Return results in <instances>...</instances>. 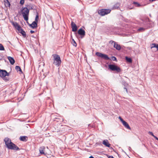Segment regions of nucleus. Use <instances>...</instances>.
Listing matches in <instances>:
<instances>
[{
	"mask_svg": "<svg viewBox=\"0 0 158 158\" xmlns=\"http://www.w3.org/2000/svg\"><path fill=\"white\" fill-rule=\"evenodd\" d=\"M4 141L8 149L13 150L15 151L19 150L20 148L15 144L11 142L10 139L8 138H5Z\"/></svg>",
	"mask_w": 158,
	"mask_h": 158,
	"instance_id": "nucleus-1",
	"label": "nucleus"
},
{
	"mask_svg": "<svg viewBox=\"0 0 158 158\" xmlns=\"http://www.w3.org/2000/svg\"><path fill=\"white\" fill-rule=\"evenodd\" d=\"M52 56L53 58V64L57 67L60 66L61 61L60 56L57 54H54L52 55Z\"/></svg>",
	"mask_w": 158,
	"mask_h": 158,
	"instance_id": "nucleus-2",
	"label": "nucleus"
},
{
	"mask_svg": "<svg viewBox=\"0 0 158 158\" xmlns=\"http://www.w3.org/2000/svg\"><path fill=\"white\" fill-rule=\"evenodd\" d=\"M21 12L24 19L26 21H27L28 19L29 10L27 7H22Z\"/></svg>",
	"mask_w": 158,
	"mask_h": 158,
	"instance_id": "nucleus-3",
	"label": "nucleus"
},
{
	"mask_svg": "<svg viewBox=\"0 0 158 158\" xmlns=\"http://www.w3.org/2000/svg\"><path fill=\"white\" fill-rule=\"evenodd\" d=\"M9 76V73L5 70L0 69V76L5 81H7L9 80L8 77H6V76Z\"/></svg>",
	"mask_w": 158,
	"mask_h": 158,
	"instance_id": "nucleus-4",
	"label": "nucleus"
},
{
	"mask_svg": "<svg viewBox=\"0 0 158 158\" xmlns=\"http://www.w3.org/2000/svg\"><path fill=\"white\" fill-rule=\"evenodd\" d=\"M109 68L113 71H116L117 73L121 71L120 68L117 66L113 64H110L108 66Z\"/></svg>",
	"mask_w": 158,
	"mask_h": 158,
	"instance_id": "nucleus-5",
	"label": "nucleus"
},
{
	"mask_svg": "<svg viewBox=\"0 0 158 158\" xmlns=\"http://www.w3.org/2000/svg\"><path fill=\"white\" fill-rule=\"evenodd\" d=\"M111 11V10L109 9H102L99 10L98 13L101 16H103L110 13Z\"/></svg>",
	"mask_w": 158,
	"mask_h": 158,
	"instance_id": "nucleus-6",
	"label": "nucleus"
},
{
	"mask_svg": "<svg viewBox=\"0 0 158 158\" xmlns=\"http://www.w3.org/2000/svg\"><path fill=\"white\" fill-rule=\"evenodd\" d=\"M96 55L97 56L106 60H109L110 59L109 57L107 55L102 53L100 52H96Z\"/></svg>",
	"mask_w": 158,
	"mask_h": 158,
	"instance_id": "nucleus-7",
	"label": "nucleus"
},
{
	"mask_svg": "<svg viewBox=\"0 0 158 158\" xmlns=\"http://www.w3.org/2000/svg\"><path fill=\"white\" fill-rule=\"evenodd\" d=\"M78 33L81 36V38L83 37L85 35V31L82 28H81L78 30Z\"/></svg>",
	"mask_w": 158,
	"mask_h": 158,
	"instance_id": "nucleus-8",
	"label": "nucleus"
},
{
	"mask_svg": "<svg viewBox=\"0 0 158 158\" xmlns=\"http://www.w3.org/2000/svg\"><path fill=\"white\" fill-rule=\"evenodd\" d=\"M71 25L72 28V31L73 32L76 31L77 30V27L76 24L73 22L72 21L71 24Z\"/></svg>",
	"mask_w": 158,
	"mask_h": 158,
	"instance_id": "nucleus-9",
	"label": "nucleus"
},
{
	"mask_svg": "<svg viewBox=\"0 0 158 158\" xmlns=\"http://www.w3.org/2000/svg\"><path fill=\"white\" fill-rule=\"evenodd\" d=\"M11 24L14 26L15 28L17 30H19V28L21 27L18 23L16 22H14L13 21L11 22Z\"/></svg>",
	"mask_w": 158,
	"mask_h": 158,
	"instance_id": "nucleus-10",
	"label": "nucleus"
},
{
	"mask_svg": "<svg viewBox=\"0 0 158 158\" xmlns=\"http://www.w3.org/2000/svg\"><path fill=\"white\" fill-rule=\"evenodd\" d=\"M17 30L22 35L23 37H26V33L21 27Z\"/></svg>",
	"mask_w": 158,
	"mask_h": 158,
	"instance_id": "nucleus-11",
	"label": "nucleus"
},
{
	"mask_svg": "<svg viewBox=\"0 0 158 158\" xmlns=\"http://www.w3.org/2000/svg\"><path fill=\"white\" fill-rule=\"evenodd\" d=\"M45 148L44 146H42L39 148V151L41 155H45L46 154L45 153Z\"/></svg>",
	"mask_w": 158,
	"mask_h": 158,
	"instance_id": "nucleus-12",
	"label": "nucleus"
},
{
	"mask_svg": "<svg viewBox=\"0 0 158 158\" xmlns=\"http://www.w3.org/2000/svg\"><path fill=\"white\" fill-rule=\"evenodd\" d=\"M150 26H145L144 27H140L139 28L137 29V31L140 32H142L144 31L145 30L147 29L148 27H150Z\"/></svg>",
	"mask_w": 158,
	"mask_h": 158,
	"instance_id": "nucleus-13",
	"label": "nucleus"
},
{
	"mask_svg": "<svg viewBox=\"0 0 158 158\" xmlns=\"http://www.w3.org/2000/svg\"><path fill=\"white\" fill-rule=\"evenodd\" d=\"M114 47L118 50H120L121 49V47L119 44H117V43H114Z\"/></svg>",
	"mask_w": 158,
	"mask_h": 158,
	"instance_id": "nucleus-14",
	"label": "nucleus"
},
{
	"mask_svg": "<svg viewBox=\"0 0 158 158\" xmlns=\"http://www.w3.org/2000/svg\"><path fill=\"white\" fill-rule=\"evenodd\" d=\"M8 59L11 64H13L15 63V60L14 58L11 56H8Z\"/></svg>",
	"mask_w": 158,
	"mask_h": 158,
	"instance_id": "nucleus-15",
	"label": "nucleus"
},
{
	"mask_svg": "<svg viewBox=\"0 0 158 158\" xmlns=\"http://www.w3.org/2000/svg\"><path fill=\"white\" fill-rule=\"evenodd\" d=\"M102 143L106 146L108 147H110V144L109 143L108 140L107 139L104 140Z\"/></svg>",
	"mask_w": 158,
	"mask_h": 158,
	"instance_id": "nucleus-16",
	"label": "nucleus"
},
{
	"mask_svg": "<svg viewBox=\"0 0 158 158\" xmlns=\"http://www.w3.org/2000/svg\"><path fill=\"white\" fill-rule=\"evenodd\" d=\"M120 4L119 3L117 2L113 6L112 9H118L120 8Z\"/></svg>",
	"mask_w": 158,
	"mask_h": 158,
	"instance_id": "nucleus-17",
	"label": "nucleus"
},
{
	"mask_svg": "<svg viewBox=\"0 0 158 158\" xmlns=\"http://www.w3.org/2000/svg\"><path fill=\"white\" fill-rule=\"evenodd\" d=\"M29 25L31 27L34 28L37 27V23L33 21L31 24H29Z\"/></svg>",
	"mask_w": 158,
	"mask_h": 158,
	"instance_id": "nucleus-18",
	"label": "nucleus"
},
{
	"mask_svg": "<svg viewBox=\"0 0 158 158\" xmlns=\"http://www.w3.org/2000/svg\"><path fill=\"white\" fill-rule=\"evenodd\" d=\"M123 122L122 123L123 125L124 126V127L127 128L128 129H131V128L129 126L128 123L126 122L125 121H123Z\"/></svg>",
	"mask_w": 158,
	"mask_h": 158,
	"instance_id": "nucleus-19",
	"label": "nucleus"
},
{
	"mask_svg": "<svg viewBox=\"0 0 158 158\" xmlns=\"http://www.w3.org/2000/svg\"><path fill=\"white\" fill-rule=\"evenodd\" d=\"M27 137L26 136H21L19 139L21 141L25 142L27 141Z\"/></svg>",
	"mask_w": 158,
	"mask_h": 158,
	"instance_id": "nucleus-20",
	"label": "nucleus"
},
{
	"mask_svg": "<svg viewBox=\"0 0 158 158\" xmlns=\"http://www.w3.org/2000/svg\"><path fill=\"white\" fill-rule=\"evenodd\" d=\"M15 69L17 72L20 71V72L21 73H23L20 67L19 66H16L15 67Z\"/></svg>",
	"mask_w": 158,
	"mask_h": 158,
	"instance_id": "nucleus-21",
	"label": "nucleus"
},
{
	"mask_svg": "<svg viewBox=\"0 0 158 158\" xmlns=\"http://www.w3.org/2000/svg\"><path fill=\"white\" fill-rule=\"evenodd\" d=\"M126 60V61L129 63H131L132 62V60L131 58L128 57L127 56L126 57H125Z\"/></svg>",
	"mask_w": 158,
	"mask_h": 158,
	"instance_id": "nucleus-22",
	"label": "nucleus"
},
{
	"mask_svg": "<svg viewBox=\"0 0 158 158\" xmlns=\"http://www.w3.org/2000/svg\"><path fill=\"white\" fill-rule=\"evenodd\" d=\"M4 2L6 3L5 4H6L7 6H10V4L8 0H4Z\"/></svg>",
	"mask_w": 158,
	"mask_h": 158,
	"instance_id": "nucleus-23",
	"label": "nucleus"
},
{
	"mask_svg": "<svg viewBox=\"0 0 158 158\" xmlns=\"http://www.w3.org/2000/svg\"><path fill=\"white\" fill-rule=\"evenodd\" d=\"M5 50L4 48L3 45L1 44H0V50L4 51Z\"/></svg>",
	"mask_w": 158,
	"mask_h": 158,
	"instance_id": "nucleus-24",
	"label": "nucleus"
},
{
	"mask_svg": "<svg viewBox=\"0 0 158 158\" xmlns=\"http://www.w3.org/2000/svg\"><path fill=\"white\" fill-rule=\"evenodd\" d=\"M38 18H39V15L38 14H37L36 16L35 19V21L34 22H35L38 23Z\"/></svg>",
	"mask_w": 158,
	"mask_h": 158,
	"instance_id": "nucleus-25",
	"label": "nucleus"
},
{
	"mask_svg": "<svg viewBox=\"0 0 158 158\" xmlns=\"http://www.w3.org/2000/svg\"><path fill=\"white\" fill-rule=\"evenodd\" d=\"M26 6L28 7V9L29 10H33L34 8H33V6H30L29 5H26Z\"/></svg>",
	"mask_w": 158,
	"mask_h": 158,
	"instance_id": "nucleus-26",
	"label": "nucleus"
},
{
	"mask_svg": "<svg viewBox=\"0 0 158 158\" xmlns=\"http://www.w3.org/2000/svg\"><path fill=\"white\" fill-rule=\"evenodd\" d=\"M72 41H73V42H72V44H73V45L74 46L76 47L77 45V43H76V42H75V41L73 39L72 40Z\"/></svg>",
	"mask_w": 158,
	"mask_h": 158,
	"instance_id": "nucleus-27",
	"label": "nucleus"
},
{
	"mask_svg": "<svg viewBox=\"0 0 158 158\" xmlns=\"http://www.w3.org/2000/svg\"><path fill=\"white\" fill-rule=\"evenodd\" d=\"M111 59L113 60V61H117V60L116 58V57L114 56H113L112 57H111Z\"/></svg>",
	"mask_w": 158,
	"mask_h": 158,
	"instance_id": "nucleus-28",
	"label": "nucleus"
},
{
	"mask_svg": "<svg viewBox=\"0 0 158 158\" xmlns=\"http://www.w3.org/2000/svg\"><path fill=\"white\" fill-rule=\"evenodd\" d=\"M157 44H154V43L152 44V46L151 47V48H156V45Z\"/></svg>",
	"mask_w": 158,
	"mask_h": 158,
	"instance_id": "nucleus-29",
	"label": "nucleus"
},
{
	"mask_svg": "<svg viewBox=\"0 0 158 158\" xmlns=\"http://www.w3.org/2000/svg\"><path fill=\"white\" fill-rule=\"evenodd\" d=\"M24 3V0H21L20 2V3L21 5H23Z\"/></svg>",
	"mask_w": 158,
	"mask_h": 158,
	"instance_id": "nucleus-30",
	"label": "nucleus"
},
{
	"mask_svg": "<svg viewBox=\"0 0 158 158\" xmlns=\"http://www.w3.org/2000/svg\"><path fill=\"white\" fill-rule=\"evenodd\" d=\"M145 20L146 22H150L149 19L148 17L146 18Z\"/></svg>",
	"mask_w": 158,
	"mask_h": 158,
	"instance_id": "nucleus-31",
	"label": "nucleus"
},
{
	"mask_svg": "<svg viewBox=\"0 0 158 158\" xmlns=\"http://www.w3.org/2000/svg\"><path fill=\"white\" fill-rule=\"evenodd\" d=\"M148 134L154 137L155 136L154 135L153 133L152 132L149 131Z\"/></svg>",
	"mask_w": 158,
	"mask_h": 158,
	"instance_id": "nucleus-32",
	"label": "nucleus"
},
{
	"mask_svg": "<svg viewBox=\"0 0 158 158\" xmlns=\"http://www.w3.org/2000/svg\"><path fill=\"white\" fill-rule=\"evenodd\" d=\"M114 43H116L114 41H113V40H110V41L109 42V43L111 44H114Z\"/></svg>",
	"mask_w": 158,
	"mask_h": 158,
	"instance_id": "nucleus-33",
	"label": "nucleus"
},
{
	"mask_svg": "<svg viewBox=\"0 0 158 158\" xmlns=\"http://www.w3.org/2000/svg\"><path fill=\"white\" fill-rule=\"evenodd\" d=\"M119 118L120 119V120L123 123L124 121L122 119V118L121 117H119Z\"/></svg>",
	"mask_w": 158,
	"mask_h": 158,
	"instance_id": "nucleus-34",
	"label": "nucleus"
},
{
	"mask_svg": "<svg viewBox=\"0 0 158 158\" xmlns=\"http://www.w3.org/2000/svg\"><path fill=\"white\" fill-rule=\"evenodd\" d=\"M134 3L135 4H137V6H140V4L137 2H134Z\"/></svg>",
	"mask_w": 158,
	"mask_h": 158,
	"instance_id": "nucleus-35",
	"label": "nucleus"
},
{
	"mask_svg": "<svg viewBox=\"0 0 158 158\" xmlns=\"http://www.w3.org/2000/svg\"><path fill=\"white\" fill-rule=\"evenodd\" d=\"M108 158H114L113 156H109Z\"/></svg>",
	"mask_w": 158,
	"mask_h": 158,
	"instance_id": "nucleus-36",
	"label": "nucleus"
},
{
	"mask_svg": "<svg viewBox=\"0 0 158 158\" xmlns=\"http://www.w3.org/2000/svg\"><path fill=\"white\" fill-rule=\"evenodd\" d=\"M34 32H35V31H33L31 30V31H30V33H32H32H34Z\"/></svg>",
	"mask_w": 158,
	"mask_h": 158,
	"instance_id": "nucleus-37",
	"label": "nucleus"
},
{
	"mask_svg": "<svg viewBox=\"0 0 158 158\" xmlns=\"http://www.w3.org/2000/svg\"><path fill=\"white\" fill-rule=\"evenodd\" d=\"M124 89H125L127 93L128 92V90H127V88L126 87H124Z\"/></svg>",
	"mask_w": 158,
	"mask_h": 158,
	"instance_id": "nucleus-38",
	"label": "nucleus"
},
{
	"mask_svg": "<svg viewBox=\"0 0 158 158\" xmlns=\"http://www.w3.org/2000/svg\"><path fill=\"white\" fill-rule=\"evenodd\" d=\"M154 138L157 140L158 141V138L156 137V136H155Z\"/></svg>",
	"mask_w": 158,
	"mask_h": 158,
	"instance_id": "nucleus-39",
	"label": "nucleus"
},
{
	"mask_svg": "<svg viewBox=\"0 0 158 158\" xmlns=\"http://www.w3.org/2000/svg\"><path fill=\"white\" fill-rule=\"evenodd\" d=\"M156 48L157 49V50L158 51V44L156 45Z\"/></svg>",
	"mask_w": 158,
	"mask_h": 158,
	"instance_id": "nucleus-40",
	"label": "nucleus"
},
{
	"mask_svg": "<svg viewBox=\"0 0 158 158\" xmlns=\"http://www.w3.org/2000/svg\"><path fill=\"white\" fill-rule=\"evenodd\" d=\"M89 158H94L93 156H90Z\"/></svg>",
	"mask_w": 158,
	"mask_h": 158,
	"instance_id": "nucleus-41",
	"label": "nucleus"
},
{
	"mask_svg": "<svg viewBox=\"0 0 158 158\" xmlns=\"http://www.w3.org/2000/svg\"><path fill=\"white\" fill-rule=\"evenodd\" d=\"M109 148L110 149H113V148L112 147H110H110H109Z\"/></svg>",
	"mask_w": 158,
	"mask_h": 158,
	"instance_id": "nucleus-42",
	"label": "nucleus"
},
{
	"mask_svg": "<svg viewBox=\"0 0 158 158\" xmlns=\"http://www.w3.org/2000/svg\"><path fill=\"white\" fill-rule=\"evenodd\" d=\"M2 59H4V58H3H3H2L1 59H0V60H2Z\"/></svg>",
	"mask_w": 158,
	"mask_h": 158,
	"instance_id": "nucleus-43",
	"label": "nucleus"
},
{
	"mask_svg": "<svg viewBox=\"0 0 158 158\" xmlns=\"http://www.w3.org/2000/svg\"><path fill=\"white\" fill-rule=\"evenodd\" d=\"M144 146L147 149L148 148L146 147V146H145L144 144Z\"/></svg>",
	"mask_w": 158,
	"mask_h": 158,
	"instance_id": "nucleus-44",
	"label": "nucleus"
},
{
	"mask_svg": "<svg viewBox=\"0 0 158 158\" xmlns=\"http://www.w3.org/2000/svg\"><path fill=\"white\" fill-rule=\"evenodd\" d=\"M149 16H150V17H151L152 16H151V14H149Z\"/></svg>",
	"mask_w": 158,
	"mask_h": 158,
	"instance_id": "nucleus-45",
	"label": "nucleus"
},
{
	"mask_svg": "<svg viewBox=\"0 0 158 158\" xmlns=\"http://www.w3.org/2000/svg\"><path fill=\"white\" fill-rule=\"evenodd\" d=\"M55 119H59L58 118H55Z\"/></svg>",
	"mask_w": 158,
	"mask_h": 158,
	"instance_id": "nucleus-46",
	"label": "nucleus"
},
{
	"mask_svg": "<svg viewBox=\"0 0 158 158\" xmlns=\"http://www.w3.org/2000/svg\"><path fill=\"white\" fill-rule=\"evenodd\" d=\"M56 121L58 122H59V121L58 120H57Z\"/></svg>",
	"mask_w": 158,
	"mask_h": 158,
	"instance_id": "nucleus-47",
	"label": "nucleus"
}]
</instances>
